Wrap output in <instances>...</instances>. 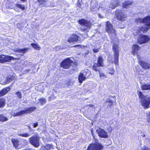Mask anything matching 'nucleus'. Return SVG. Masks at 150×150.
<instances>
[{
  "label": "nucleus",
  "mask_w": 150,
  "mask_h": 150,
  "mask_svg": "<svg viewBox=\"0 0 150 150\" xmlns=\"http://www.w3.org/2000/svg\"><path fill=\"white\" fill-rule=\"evenodd\" d=\"M10 88L8 87L4 88L0 91V97L3 96L9 91Z\"/></svg>",
  "instance_id": "20"
},
{
  "label": "nucleus",
  "mask_w": 150,
  "mask_h": 150,
  "mask_svg": "<svg viewBox=\"0 0 150 150\" xmlns=\"http://www.w3.org/2000/svg\"><path fill=\"white\" fill-rule=\"evenodd\" d=\"M106 30L108 32L110 35L116 36L115 30L113 28L112 25L108 21H107L106 24Z\"/></svg>",
  "instance_id": "7"
},
{
  "label": "nucleus",
  "mask_w": 150,
  "mask_h": 150,
  "mask_svg": "<svg viewBox=\"0 0 150 150\" xmlns=\"http://www.w3.org/2000/svg\"><path fill=\"white\" fill-rule=\"evenodd\" d=\"M139 60V64L142 68L146 69L150 68V64L148 63L140 60V59Z\"/></svg>",
  "instance_id": "18"
},
{
  "label": "nucleus",
  "mask_w": 150,
  "mask_h": 150,
  "mask_svg": "<svg viewBox=\"0 0 150 150\" xmlns=\"http://www.w3.org/2000/svg\"><path fill=\"white\" fill-rule=\"evenodd\" d=\"M72 61L69 58H67L63 61L61 64V66L64 69H68L72 63Z\"/></svg>",
  "instance_id": "9"
},
{
  "label": "nucleus",
  "mask_w": 150,
  "mask_h": 150,
  "mask_svg": "<svg viewBox=\"0 0 150 150\" xmlns=\"http://www.w3.org/2000/svg\"><path fill=\"white\" fill-rule=\"evenodd\" d=\"M103 61L104 60L103 58L101 57H100L98 58L97 64L99 65V66L103 67L104 66V63H103Z\"/></svg>",
  "instance_id": "22"
},
{
  "label": "nucleus",
  "mask_w": 150,
  "mask_h": 150,
  "mask_svg": "<svg viewBox=\"0 0 150 150\" xmlns=\"http://www.w3.org/2000/svg\"><path fill=\"white\" fill-rule=\"evenodd\" d=\"M40 102L41 105H43L45 103V100L44 98H41L40 99Z\"/></svg>",
  "instance_id": "37"
},
{
  "label": "nucleus",
  "mask_w": 150,
  "mask_h": 150,
  "mask_svg": "<svg viewBox=\"0 0 150 150\" xmlns=\"http://www.w3.org/2000/svg\"><path fill=\"white\" fill-rule=\"evenodd\" d=\"M137 23H142L145 24L144 27L139 28L136 27L133 30L134 35L138 37V42L140 44L147 42L150 40V37L142 34L147 32L150 28V16H147L143 19L139 18L136 20Z\"/></svg>",
  "instance_id": "1"
},
{
  "label": "nucleus",
  "mask_w": 150,
  "mask_h": 150,
  "mask_svg": "<svg viewBox=\"0 0 150 150\" xmlns=\"http://www.w3.org/2000/svg\"><path fill=\"white\" fill-rule=\"evenodd\" d=\"M98 15L99 17L100 18H101L103 17L102 16H101V15H100V14H98Z\"/></svg>",
  "instance_id": "44"
},
{
  "label": "nucleus",
  "mask_w": 150,
  "mask_h": 150,
  "mask_svg": "<svg viewBox=\"0 0 150 150\" xmlns=\"http://www.w3.org/2000/svg\"><path fill=\"white\" fill-rule=\"evenodd\" d=\"M103 146L97 142L92 143L89 146L87 150H101Z\"/></svg>",
  "instance_id": "6"
},
{
  "label": "nucleus",
  "mask_w": 150,
  "mask_h": 150,
  "mask_svg": "<svg viewBox=\"0 0 150 150\" xmlns=\"http://www.w3.org/2000/svg\"><path fill=\"white\" fill-rule=\"evenodd\" d=\"M86 78L85 76H84L83 74L82 73H80L78 77V80L80 83H82L83 81L86 79Z\"/></svg>",
  "instance_id": "21"
},
{
  "label": "nucleus",
  "mask_w": 150,
  "mask_h": 150,
  "mask_svg": "<svg viewBox=\"0 0 150 150\" xmlns=\"http://www.w3.org/2000/svg\"><path fill=\"white\" fill-rule=\"evenodd\" d=\"M48 0H38L37 2L39 3V5H42L43 6H45V2L47 1Z\"/></svg>",
  "instance_id": "30"
},
{
  "label": "nucleus",
  "mask_w": 150,
  "mask_h": 150,
  "mask_svg": "<svg viewBox=\"0 0 150 150\" xmlns=\"http://www.w3.org/2000/svg\"><path fill=\"white\" fill-rule=\"evenodd\" d=\"M120 5V1L119 0H114L111 1L109 8L110 9H115V7L118 6Z\"/></svg>",
  "instance_id": "16"
},
{
  "label": "nucleus",
  "mask_w": 150,
  "mask_h": 150,
  "mask_svg": "<svg viewBox=\"0 0 150 150\" xmlns=\"http://www.w3.org/2000/svg\"><path fill=\"white\" fill-rule=\"evenodd\" d=\"M97 44H98L97 43ZM101 47L100 45H96V47H95L93 49V52L94 53H97L99 52L98 50L100 49Z\"/></svg>",
  "instance_id": "29"
},
{
  "label": "nucleus",
  "mask_w": 150,
  "mask_h": 150,
  "mask_svg": "<svg viewBox=\"0 0 150 150\" xmlns=\"http://www.w3.org/2000/svg\"><path fill=\"white\" fill-rule=\"evenodd\" d=\"M18 24H19V23H18V24H17V25H18Z\"/></svg>",
  "instance_id": "50"
},
{
  "label": "nucleus",
  "mask_w": 150,
  "mask_h": 150,
  "mask_svg": "<svg viewBox=\"0 0 150 150\" xmlns=\"http://www.w3.org/2000/svg\"><path fill=\"white\" fill-rule=\"evenodd\" d=\"M8 120V118L2 115H0V121H5Z\"/></svg>",
  "instance_id": "32"
},
{
  "label": "nucleus",
  "mask_w": 150,
  "mask_h": 150,
  "mask_svg": "<svg viewBox=\"0 0 150 150\" xmlns=\"http://www.w3.org/2000/svg\"><path fill=\"white\" fill-rule=\"evenodd\" d=\"M112 39L114 44L112 46V50L114 53V63L117 65H118L119 52V47L118 45V40L116 38H115L114 40L113 38Z\"/></svg>",
  "instance_id": "3"
},
{
  "label": "nucleus",
  "mask_w": 150,
  "mask_h": 150,
  "mask_svg": "<svg viewBox=\"0 0 150 150\" xmlns=\"http://www.w3.org/2000/svg\"><path fill=\"white\" fill-rule=\"evenodd\" d=\"M112 122H112V121H111V122H110V124H111V126H112Z\"/></svg>",
  "instance_id": "47"
},
{
  "label": "nucleus",
  "mask_w": 150,
  "mask_h": 150,
  "mask_svg": "<svg viewBox=\"0 0 150 150\" xmlns=\"http://www.w3.org/2000/svg\"><path fill=\"white\" fill-rule=\"evenodd\" d=\"M14 58L9 56H5L4 55H0V63H3L6 62H10L11 60L13 59Z\"/></svg>",
  "instance_id": "12"
},
{
  "label": "nucleus",
  "mask_w": 150,
  "mask_h": 150,
  "mask_svg": "<svg viewBox=\"0 0 150 150\" xmlns=\"http://www.w3.org/2000/svg\"><path fill=\"white\" fill-rule=\"evenodd\" d=\"M14 146L17 149H19L21 147V140H18L16 139H12L11 140Z\"/></svg>",
  "instance_id": "15"
},
{
  "label": "nucleus",
  "mask_w": 150,
  "mask_h": 150,
  "mask_svg": "<svg viewBox=\"0 0 150 150\" xmlns=\"http://www.w3.org/2000/svg\"><path fill=\"white\" fill-rule=\"evenodd\" d=\"M108 70L109 71V74L111 75H113L115 71L114 69V68L111 67L110 69H108Z\"/></svg>",
  "instance_id": "35"
},
{
  "label": "nucleus",
  "mask_w": 150,
  "mask_h": 150,
  "mask_svg": "<svg viewBox=\"0 0 150 150\" xmlns=\"http://www.w3.org/2000/svg\"><path fill=\"white\" fill-rule=\"evenodd\" d=\"M79 23L81 25L87 27L88 28H83L82 27L81 28V30L83 31H86L87 32L89 31L90 29V27L91 25V24L89 21L85 19H81L79 21Z\"/></svg>",
  "instance_id": "4"
},
{
  "label": "nucleus",
  "mask_w": 150,
  "mask_h": 150,
  "mask_svg": "<svg viewBox=\"0 0 150 150\" xmlns=\"http://www.w3.org/2000/svg\"><path fill=\"white\" fill-rule=\"evenodd\" d=\"M31 45L35 49L39 50L40 47L39 45L36 43H31Z\"/></svg>",
  "instance_id": "27"
},
{
  "label": "nucleus",
  "mask_w": 150,
  "mask_h": 150,
  "mask_svg": "<svg viewBox=\"0 0 150 150\" xmlns=\"http://www.w3.org/2000/svg\"><path fill=\"white\" fill-rule=\"evenodd\" d=\"M16 94L18 98L20 99L22 98V94L21 92L19 91L17 92Z\"/></svg>",
  "instance_id": "36"
},
{
  "label": "nucleus",
  "mask_w": 150,
  "mask_h": 150,
  "mask_svg": "<svg viewBox=\"0 0 150 150\" xmlns=\"http://www.w3.org/2000/svg\"><path fill=\"white\" fill-rule=\"evenodd\" d=\"M38 125V122L36 123H35L33 124V127H37Z\"/></svg>",
  "instance_id": "40"
},
{
  "label": "nucleus",
  "mask_w": 150,
  "mask_h": 150,
  "mask_svg": "<svg viewBox=\"0 0 150 150\" xmlns=\"http://www.w3.org/2000/svg\"><path fill=\"white\" fill-rule=\"evenodd\" d=\"M18 135L23 137H28L30 136V135L27 133H23L20 134Z\"/></svg>",
  "instance_id": "34"
},
{
  "label": "nucleus",
  "mask_w": 150,
  "mask_h": 150,
  "mask_svg": "<svg viewBox=\"0 0 150 150\" xmlns=\"http://www.w3.org/2000/svg\"><path fill=\"white\" fill-rule=\"evenodd\" d=\"M139 47L138 45H134L132 46L131 51L132 54L134 56L135 55L137 54V56L139 59H141L139 56L137 54L139 50Z\"/></svg>",
  "instance_id": "14"
},
{
  "label": "nucleus",
  "mask_w": 150,
  "mask_h": 150,
  "mask_svg": "<svg viewBox=\"0 0 150 150\" xmlns=\"http://www.w3.org/2000/svg\"><path fill=\"white\" fill-rule=\"evenodd\" d=\"M98 136L103 138H107L108 135V133L103 129L99 128L96 130Z\"/></svg>",
  "instance_id": "13"
},
{
  "label": "nucleus",
  "mask_w": 150,
  "mask_h": 150,
  "mask_svg": "<svg viewBox=\"0 0 150 150\" xmlns=\"http://www.w3.org/2000/svg\"><path fill=\"white\" fill-rule=\"evenodd\" d=\"M113 102L112 100H110L109 99H108L106 100V103H109V105H111L112 104V103Z\"/></svg>",
  "instance_id": "38"
},
{
  "label": "nucleus",
  "mask_w": 150,
  "mask_h": 150,
  "mask_svg": "<svg viewBox=\"0 0 150 150\" xmlns=\"http://www.w3.org/2000/svg\"><path fill=\"white\" fill-rule=\"evenodd\" d=\"M76 7L77 8V10H79V11L81 9V6H79V7L78 6L77 7Z\"/></svg>",
  "instance_id": "41"
},
{
  "label": "nucleus",
  "mask_w": 150,
  "mask_h": 150,
  "mask_svg": "<svg viewBox=\"0 0 150 150\" xmlns=\"http://www.w3.org/2000/svg\"><path fill=\"white\" fill-rule=\"evenodd\" d=\"M14 79V78L13 76H11V77L7 78L6 79V81L5 82H4L3 83H1L2 84H5L10 83L11 81H12Z\"/></svg>",
  "instance_id": "25"
},
{
  "label": "nucleus",
  "mask_w": 150,
  "mask_h": 150,
  "mask_svg": "<svg viewBox=\"0 0 150 150\" xmlns=\"http://www.w3.org/2000/svg\"><path fill=\"white\" fill-rule=\"evenodd\" d=\"M147 121L148 122H150V118H148L147 119Z\"/></svg>",
  "instance_id": "43"
},
{
  "label": "nucleus",
  "mask_w": 150,
  "mask_h": 150,
  "mask_svg": "<svg viewBox=\"0 0 150 150\" xmlns=\"http://www.w3.org/2000/svg\"><path fill=\"white\" fill-rule=\"evenodd\" d=\"M100 66H99V65L97 63H95L94 64L93 66L92 67V69L95 70L96 71H100Z\"/></svg>",
  "instance_id": "24"
},
{
  "label": "nucleus",
  "mask_w": 150,
  "mask_h": 150,
  "mask_svg": "<svg viewBox=\"0 0 150 150\" xmlns=\"http://www.w3.org/2000/svg\"><path fill=\"white\" fill-rule=\"evenodd\" d=\"M27 50L28 49L27 48H24L23 49H19L17 50V51L20 53H22V54H21V55L22 56H23L24 54L26 52Z\"/></svg>",
  "instance_id": "28"
},
{
  "label": "nucleus",
  "mask_w": 150,
  "mask_h": 150,
  "mask_svg": "<svg viewBox=\"0 0 150 150\" xmlns=\"http://www.w3.org/2000/svg\"><path fill=\"white\" fill-rule=\"evenodd\" d=\"M49 100L50 101H51V98H49Z\"/></svg>",
  "instance_id": "49"
},
{
  "label": "nucleus",
  "mask_w": 150,
  "mask_h": 150,
  "mask_svg": "<svg viewBox=\"0 0 150 150\" xmlns=\"http://www.w3.org/2000/svg\"><path fill=\"white\" fill-rule=\"evenodd\" d=\"M98 6H96V4H95L91 8V10L92 11H96L98 10H99L100 11H103V13H106L107 12H109L107 10V8L103 7H99L98 8Z\"/></svg>",
  "instance_id": "11"
},
{
  "label": "nucleus",
  "mask_w": 150,
  "mask_h": 150,
  "mask_svg": "<svg viewBox=\"0 0 150 150\" xmlns=\"http://www.w3.org/2000/svg\"><path fill=\"white\" fill-rule=\"evenodd\" d=\"M36 109L35 107H30L26 109L25 110L19 112H16L14 114V116H19L25 114L30 113Z\"/></svg>",
  "instance_id": "5"
},
{
  "label": "nucleus",
  "mask_w": 150,
  "mask_h": 150,
  "mask_svg": "<svg viewBox=\"0 0 150 150\" xmlns=\"http://www.w3.org/2000/svg\"><path fill=\"white\" fill-rule=\"evenodd\" d=\"M59 48H60V47H59V46L56 47V50H57V48H58V49H59Z\"/></svg>",
  "instance_id": "45"
},
{
  "label": "nucleus",
  "mask_w": 150,
  "mask_h": 150,
  "mask_svg": "<svg viewBox=\"0 0 150 150\" xmlns=\"http://www.w3.org/2000/svg\"><path fill=\"white\" fill-rule=\"evenodd\" d=\"M81 0H78L77 3V6L76 7H77L78 6H81Z\"/></svg>",
  "instance_id": "39"
},
{
  "label": "nucleus",
  "mask_w": 150,
  "mask_h": 150,
  "mask_svg": "<svg viewBox=\"0 0 150 150\" xmlns=\"http://www.w3.org/2000/svg\"><path fill=\"white\" fill-rule=\"evenodd\" d=\"M5 100L4 99H0V108L3 107L5 105Z\"/></svg>",
  "instance_id": "31"
},
{
  "label": "nucleus",
  "mask_w": 150,
  "mask_h": 150,
  "mask_svg": "<svg viewBox=\"0 0 150 150\" xmlns=\"http://www.w3.org/2000/svg\"><path fill=\"white\" fill-rule=\"evenodd\" d=\"M21 1H22L23 2H24L25 1H26V0H21Z\"/></svg>",
  "instance_id": "48"
},
{
  "label": "nucleus",
  "mask_w": 150,
  "mask_h": 150,
  "mask_svg": "<svg viewBox=\"0 0 150 150\" xmlns=\"http://www.w3.org/2000/svg\"><path fill=\"white\" fill-rule=\"evenodd\" d=\"M115 14L118 19L120 21H123L127 17V15L121 10H117L115 11Z\"/></svg>",
  "instance_id": "10"
},
{
  "label": "nucleus",
  "mask_w": 150,
  "mask_h": 150,
  "mask_svg": "<svg viewBox=\"0 0 150 150\" xmlns=\"http://www.w3.org/2000/svg\"><path fill=\"white\" fill-rule=\"evenodd\" d=\"M29 140L30 144L35 146L38 147L39 146V138L37 136L30 137Z\"/></svg>",
  "instance_id": "8"
},
{
  "label": "nucleus",
  "mask_w": 150,
  "mask_h": 150,
  "mask_svg": "<svg viewBox=\"0 0 150 150\" xmlns=\"http://www.w3.org/2000/svg\"><path fill=\"white\" fill-rule=\"evenodd\" d=\"M138 96L140 100L141 105L144 109L149 108L150 104V96H145L141 91H139Z\"/></svg>",
  "instance_id": "2"
},
{
  "label": "nucleus",
  "mask_w": 150,
  "mask_h": 150,
  "mask_svg": "<svg viewBox=\"0 0 150 150\" xmlns=\"http://www.w3.org/2000/svg\"><path fill=\"white\" fill-rule=\"evenodd\" d=\"M16 7L20 8L23 11L25 9L24 6L23 5H21L19 4H17L16 5Z\"/></svg>",
  "instance_id": "33"
},
{
  "label": "nucleus",
  "mask_w": 150,
  "mask_h": 150,
  "mask_svg": "<svg viewBox=\"0 0 150 150\" xmlns=\"http://www.w3.org/2000/svg\"><path fill=\"white\" fill-rule=\"evenodd\" d=\"M99 77L101 79L103 80L107 78V76L102 72L99 71Z\"/></svg>",
  "instance_id": "26"
},
{
  "label": "nucleus",
  "mask_w": 150,
  "mask_h": 150,
  "mask_svg": "<svg viewBox=\"0 0 150 150\" xmlns=\"http://www.w3.org/2000/svg\"><path fill=\"white\" fill-rule=\"evenodd\" d=\"M133 4L132 2L129 1H126L124 2L122 4V7L125 8L130 7Z\"/></svg>",
  "instance_id": "19"
},
{
  "label": "nucleus",
  "mask_w": 150,
  "mask_h": 150,
  "mask_svg": "<svg viewBox=\"0 0 150 150\" xmlns=\"http://www.w3.org/2000/svg\"><path fill=\"white\" fill-rule=\"evenodd\" d=\"M79 39V36L76 35L74 34L69 37L68 38L67 41L70 43L74 42H79L80 41Z\"/></svg>",
  "instance_id": "17"
},
{
  "label": "nucleus",
  "mask_w": 150,
  "mask_h": 150,
  "mask_svg": "<svg viewBox=\"0 0 150 150\" xmlns=\"http://www.w3.org/2000/svg\"><path fill=\"white\" fill-rule=\"evenodd\" d=\"M89 106H90V107H92L93 106V105L92 104H90V105H89Z\"/></svg>",
  "instance_id": "46"
},
{
  "label": "nucleus",
  "mask_w": 150,
  "mask_h": 150,
  "mask_svg": "<svg viewBox=\"0 0 150 150\" xmlns=\"http://www.w3.org/2000/svg\"><path fill=\"white\" fill-rule=\"evenodd\" d=\"M143 150H150V148H148L146 147H145L144 149Z\"/></svg>",
  "instance_id": "42"
},
{
  "label": "nucleus",
  "mask_w": 150,
  "mask_h": 150,
  "mask_svg": "<svg viewBox=\"0 0 150 150\" xmlns=\"http://www.w3.org/2000/svg\"><path fill=\"white\" fill-rule=\"evenodd\" d=\"M141 88L142 90H150V84L144 83L141 86Z\"/></svg>",
  "instance_id": "23"
}]
</instances>
